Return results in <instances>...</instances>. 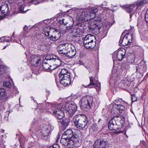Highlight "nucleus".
<instances>
[{
  "label": "nucleus",
  "instance_id": "1",
  "mask_svg": "<svg viewBox=\"0 0 148 148\" xmlns=\"http://www.w3.org/2000/svg\"><path fill=\"white\" fill-rule=\"evenodd\" d=\"M98 11L96 8H92L90 10L85 9L81 12L78 13L77 19L79 21H88L91 20H94L90 26V29L92 30L93 32L99 33L101 27V19L99 18L97 19L95 17L96 13Z\"/></svg>",
  "mask_w": 148,
  "mask_h": 148
},
{
  "label": "nucleus",
  "instance_id": "2",
  "mask_svg": "<svg viewBox=\"0 0 148 148\" xmlns=\"http://www.w3.org/2000/svg\"><path fill=\"white\" fill-rule=\"evenodd\" d=\"M47 111L52 113L58 119H61L64 116V108L62 102L57 104L47 103L45 105Z\"/></svg>",
  "mask_w": 148,
  "mask_h": 148
},
{
  "label": "nucleus",
  "instance_id": "3",
  "mask_svg": "<svg viewBox=\"0 0 148 148\" xmlns=\"http://www.w3.org/2000/svg\"><path fill=\"white\" fill-rule=\"evenodd\" d=\"M69 98L60 99L59 101L62 102L63 105L64 110L67 112L70 116H72L77 110V106L76 104L73 102L68 103Z\"/></svg>",
  "mask_w": 148,
  "mask_h": 148
},
{
  "label": "nucleus",
  "instance_id": "4",
  "mask_svg": "<svg viewBox=\"0 0 148 148\" xmlns=\"http://www.w3.org/2000/svg\"><path fill=\"white\" fill-rule=\"evenodd\" d=\"M73 119L75 126L77 128L80 129L85 128L88 121V118L86 116H82L80 114L75 115Z\"/></svg>",
  "mask_w": 148,
  "mask_h": 148
},
{
  "label": "nucleus",
  "instance_id": "5",
  "mask_svg": "<svg viewBox=\"0 0 148 148\" xmlns=\"http://www.w3.org/2000/svg\"><path fill=\"white\" fill-rule=\"evenodd\" d=\"M81 108L84 111H87L91 108L93 102L92 97L86 96L83 97L80 100Z\"/></svg>",
  "mask_w": 148,
  "mask_h": 148
},
{
  "label": "nucleus",
  "instance_id": "6",
  "mask_svg": "<svg viewBox=\"0 0 148 148\" xmlns=\"http://www.w3.org/2000/svg\"><path fill=\"white\" fill-rule=\"evenodd\" d=\"M71 22V24H70L69 26L66 27L67 29L69 28V29H70V33L72 34V35L73 37L76 38L80 36L82 34L83 32L82 29L80 28L79 27H81L82 24H80L76 26L75 27H71L74 24V22L72 21Z\"/></svg>",
  "mask_w": 148,
  "mask_h": 148
},
{
  "label": "nucleus",
  "instance_id": "7",
  "mask_svg": "<svg viewBox=\"0 0 148 148\" xmlns=\"http://www.w3.org/2000/svg\"><path fill=\"white\" fill-rule=\"evenodd\" d=\"M56 58V57L55 56H51L50 57V58L49 60H48V59L46 58V59L43 60L42 64V66L43 69L45 70L49 71H51L54 68H51V66L49 65L48 63H49L51 61L56 62H60V61L57 59Z\"/></svg>",
  "mask_w": 148,
  "mask_h": 148
},
{
  "label": "nucleus",
  "instance_id": "8",
  "mask_svg": "<svg viewBox=\"0 0 148 148\" xmlns=\"http://www.w3.org/2000/svg\"><path fill=\"white\" fill-rule=\"evenodd\" d=\"M51 130V127L49 126H45L41 129L40 135L43 139L47 140L49 137Z\"/></svg>",
  "mask_w": 148,
  "mask_h": 148
},
{
  "label": "nucleus",
  "instance_id": "9",
  "mask_svg": "<svg viewBox=\"0 0 148 148\" xmlns=\"http://www.w3.org/2000/svg\"><path fill=\"white\" fill-rule=\"evenodd\" d=\"M60 141L62 145L69 147H73L75 145V143L72 140L71 138H69L66 137L65 136L64 137H63V136L62 135Z\"/></svg>",
  "mask_w": 148,
  "mask_h": 148
},
{
  "label": "nucleus",
  "instance_id": "10",
  "mask_svg": "<svg viewBox=\"0 0 148 148\" xmlns=\"http://www.w3.org/2000/svg\"><path fill=\"white\" fill-rule=\"evenodd\" d=\"M125 35H123L122 40V45L123 46L128 45L132 42V35L130 33H125Z\"/></svg>",
  "mask_w": 148,
  "mask_h": 148
},
{
  "label": "nucleus",
  "instance_id": "11",
  "mask_svg": "<svg viewBox=\"0 0 148 148\" xmlns=\"http://www.w3.org/2000/svg\"><path fill=\"white\" fill-rule=\"evenodd\" d=\"M82 133L78 130H76L73 134V136L71 137V139L75 143V146H78L79 139L82 137Z\"/></svg>",
  "mask_w": 148,
  "mask_h": 148
},
{
  "label": "nucleus",
  "instance_id": "12",
  "mask_svg": "<svg viewBox=\"0 0 148 148\" xmlns=\"http://www.w3.org/2000/svg\"><path fill=\"white\" fill-rule=\"evenodd\" d=\"M93 147L94 148H108V143L106 141L97 140L93 145Z\"/></svg>",
  "mask_w": 148,
  "mask_h": 148
},
{
  "label": "nucleus",
  "instance_id": "13",
  "mask_svg": "<svg viewBox=\"0 0 148 148\" xmlns=\"http://www.w3.org/2000/svg\"><path fill=\"white\" fill-rule=\"evenodd\" d=\"M29 61L32 65L37 66L40 65L41 60L39 57L32 55L30 58Z\"/></svg>",
  "mask_w": 148,
  "mask_h": 148
},
{
  "label": "nucleus",
  "instance_id": "14",
  "mask_svg": "<svg viewBox=\"0 0 148 148\" xmlns=\"http://www.w3.org/2000/svg\"><path fill=\"white\" fill-rule=\"evenodd\" d=\"M108 127L111 130L117 131L120 129L119 126L112 119L108 123Z\"/></svg>",
  "mask_w": 148,
  "mask_h": 148
},
{
  "label": "nucleus",
  "instance_id": "15",
  "mask_svg": "<svg viewBox=\"0 0 148 148\" xmlns=\"http://www.w3.org/2000/svg\"><path fill=\"white\" fill-rule=\"evenodd\" d=\"M112 118L118 126L120 124L123 125L124 123L125 118L123 115L115 116Z\"/></svg>",
  "mask_w": 148,
  "mask_h": 148
},
{
  "label": "nucleus",
  "instance_id": "16",
  "mask_svg": "<svg viewBox=\"0 0 148 148\" xmlns=\"http://www.w3.org/2000/svg\"><path fill=\"white\" fill-rule=\"evenodd\" d=\"M126 53L125 49H121L117 52L116 56L118 59L120 61L122 60L125 57Z\"/></svg>",
  "mask_w": 148,
  "mask_h": 148
},
{
  "label": "nucleus",
  "instance_id": "17",
  "mask_svg": "<svg viewBox=\"0 0 148 148\" xmlns=\"http://www.w3.org/2000/svg\"><path fill=\"white\" fill-rule=\"evenodd\" d=\"M76 51L75 48L74 47H71L69 49V51H67L66 54L69 58H72L76 54Z\"/></svg>",
  "mask_w": 148,
  "mask_h": 148
},
{
  "label": "nucleus",
  "instance_id": "18",
  "mask_svg": "<svg viewBox=\"0 0 148 148\" xmlns=\"http://www.w3.org/2000/svg\"><path fill=\"white\" fill-rule=\"evenodd\" d=\"M0 11H1V13L4 15L8 14L9 10L8 4L4 3L3 5L0 6Z\"/></svg>",
  "mask_w": 148,
  "mask_h": 148
},
{
  "label": "nucleus",
  "instance_id": "19",
  "mask_svg": "<svg viewBox=\"0 0 148 148\" xmlns=\"http://www.w3.org/2000/svg\"><path fill=\"white\" fill-rule=\"evenodd\" d=\"M60 82L64 86H66L70 84L71 81L70 78H60Z\"/></svg>",
  "mask_w": 148,
  "mask_h": 148
},
{
  "label": "nucleus",
  "instance_id": "20",
  "mask_svg": "<svg viewBox=\"0 0 148 148\" xmlns=\"http://www.w3.org/2000/svg\"><path fill=\"white\" fill-rule=\"evenodd\" d=\"M95 38V37L91 35L90 34H88L86 35L84 40V43L92 42L93 41V39Z\"/></svg>",
  "mask_w": 148,
  "mask_h": 148
},
{
  "label": "nucleus",
  "instance_id": "21",
  "mask_svg": "<svg viewBox=\"0 0 148 148\" xmlns=\"http://www.w3.org/2000/svg\"><path fill=\"white\" fill-rule=\"evenodd\" d=\"M84 44V47L87 49H93L96 45L95 41L88 42Z\"/></svg>",
  "mask_w": 148,
  "mask_h": 148
},
{
  "label": "nucleus",
  "instance_id": "22",
  "mask_svg": "<svg viewBox=\"0 0 148 148\" xmlns=\"http://www.w3.org/2000/svg\"><path fill=\"white\" fill-rule=\"evenodd\" d=\"M146 2V0H139L134 3V6H137V9H140Z\"/></svg>",
  "mask_w": 148,
  "mask_h": 148
},
{
  "label": "nucleus",
  "instance_id": "23",
  "mask_svg": "<svg viewBox=\"0 0 148 148\" xmlns=\"http://www.w3.org/2000/svg\"><path fill=\"white\" fill-rule=\"evenodd\" d=\"M54 34L52 35L50 37L51 40L53 41L56 40H58L61 36V33L57 31H55L54 32Z\"/></svg>",
  "mask_w": 148,
  "mask_h": 148
},
{
  "label": "nucleus",
  "instance_id": "24",
  "mask_svg": "<svg viewBox=\"0 0 148 148\" xmlns=\"http://www.w3.org/2000/svg\"><path fill=\"white\" fill-rule=\"evenodd\" d=\"M73 133L72 130L69 129L66 131L62 134L63 137H64L65 136L67 138H70L72 137L73 136Z\"/></svg>",
  "mask_w": 148,
  "mask_h": 148
},
{
  "label": "nucleus",
  "instance_id": "25",
  "mask_svg": "<svg viewBox=\"0 0 148 148\" xmlns=\"http://www.w3.org/2000/svg\"><path fill=\"white\" fill-rule=\"evenodd\" d=\"M69 121V119H65L58 121V122L61 125L63 129L64 130L68 125Z\"/></svg>",
  "mask_w": 148,
  "mask_h": 148
},
{
  "label": "nucleus",
  "instance_id": "26",
  "mask_svg": "<svg viewBox=\"0 0 148 148\" xmlns=\"http://www.w3.org/2000/svg\"><path fill=\"white\" fill-rule=\"evenodd\" d=\"M7 98L5 90L3 88H0V100L5 99Z\"/></svg>",
  "mask_w": 148,
  "mask_h": 148
},
{
  "label": "nucleus",
  "instance_id": "27",
  "mask_svg": "<svg viewBox=\"0 0 148 148\" xmlns=\"http://www.w3.org/2000/svg\"><path fill=\"white\" fill-rule=\"evenodd\" d=\"M90 82L89 84L86 86V87H88L92 85L95 86H98V84L95 82V78L91 76L89 77Z\"/></svg>",
  "mask_w": 148,
  "mask_h": 148
},
{
  "label": "nucleus",
  "instance_id": "28",
  "mask_svg": "<svg viewBox=\"0 0 148 148\" xmlns=\"http://www.w3.org/2000/svg\"><path fill=\"white\" fill-rule=\"evenodd\" d=\"M58 49L59 53L66 54L67 52L66 48H65L63 47V45H60V46L58 47Z\"/></svg>",
  "mask_w": 148,
  "mask_h": 148
},
{
  "label": "nucleus",
  "instance_id": "29",
  "mask_svg": "<svg viewBox=\"0 0 148 148\" xmlns=\"http://www.w3.org/2000/svg\"><path fill=\"white\" fill-rule=\"evenodd\" d=\"M69 72L68 71V70L65 69H61L60 73L59 74V77H61L63 76L64 77V75L65 74L66 75H67V76L69 74Z\"/></svg>",
  "mask_w": 148,
  "mask_h": 148
},
{
  "label": "nucleus",
  "instance_id": "30",
  "mask_svg": "<svg viewBox=\"0 0 148 148\" xmlns=\"http://www.w3.org/2000/svg\"><path fill=\"white\" fill-rule=\"evenodd\" d=\"M121 82L123 86L126 88H127L131 84V82L127 79H123L122 80Z\"/></svg>",
  "mask_w": 148,
  "mask_h": 148
},
{
  "label": "nucleus",
  "instance_id": "31",
  "mask_svg": "<svg viewBox=\"0 0 148 148\" xmlns=\"http://www.w3.org/2000/svg\"><path fill=\"white\" fill-rule=\"evenodd\" d=\"M134 3L132 5H127L125 6V10L128 13L132 12L135 6H134Z\"/></svg>",
  "mask_w": 148,
  "mask_h": 148
},
{
  "label": "nucleus",
  "instance_id": "32",
  "mask_svg": "<svg viewBox=\"0 0 148 148\" xmlns=\"http://www.w3.org/2000/svg\"><path fill=\"white\" fill-rule=\"evenodd\" d=\"M115 109L117 110L119 113H121L124 110L125 108L124 106L121 104H115Z\"/></svg>",
  "mask_w": 148,
  "mask_h": 148
},
{
  "label": "nucleus",
  "instance_id": "33",
  "mask_svg": "<svg viewBox=\"0 0 148 148\" xmlns=\"http://www.w3.org/2000/svg\"><path fill=\"white\" fill-rule=\"evenodd\" d=\"M1 39L2 40L1 41V42H9L10 41L12 40V38L9 37H2L1 38Z\"/></svg>",
  "mask_w": 148,
  "mask_h": 148
},
{
  "label": "nucleus",
  "instance_id": "34",
  "mask_svg": "<svg viewBox=\"0 0 148 148\" xmlns=\"http://www.w3.org/2000/svg\"><path fill=\"white\" fill-rule=\"evenodd\" d=\"M24 9L25 6L23 4L21 5L18 8L19 10L22 13H25L28 10H24Z\"/></svg>",
  "mask_w": 148,
  "mask_h": 148
},
{
  "label": "nucleus",
  "instance_id": "35",
  "mask_svg": "<svg viewBox=\"0 0 148 148\" xmlns=\"http://www.w3.org/2000/svg\"><path fill=\"white\" fill-rule=\"evenodd\" d=\"M43 30L45 32V34L46 36H48L49 35V33L50 32V28L49 27H45L43 29Z\"/></svg>",
  "mask_w": 148,
  "mask_h": 148
},
{
  "label": "nucleus",
  "instance_id": "36",
  "mask_svg": "<svg viewBox=\"0 0 148 148\" xmlns=\"http://www.w3.org/2000/svg\"><path fill=\"white\" fill-rule=\"evenodd\" d=\"M3 85L6 87L10 88L11 86V84L9 81H6L3 83Z\"/></svg>",
  "mask_w": 148,
  "mask_h": 148
},
{
  "label": "nucleus",
  "instance_id": "37",
  "mask_svg": "<svg viewBox=\"0 0 148 148\" xmlns=\"http://www.w3.org/2000/svg\"><path fill=\"white\" fill-rule=\"evenodd\" d=\"M57 20L61 24H64L65 25H66L68 23L67 21H65L64 23V18H62V20L59 19L58 18H57Z\"/></svg>",
  "mask_w": 148,
  "mask_h": 148
},
{
  "label": "nucleus",
  "instance_id": "38",
  "mask_svg": "<svg viewBox=\"0 0 148 148\" xmlns=\"http://www.w3.org/2000/svg\"><path fill=\"white\" fill-rule=\"evenodd\" d=\"M134 59L135 58L134 55L129 56L128 57V60L131 63L133 62L134 60Z\"/></svg>",
  "mask_w": 148,
  "mask_h": 148
},
{
  "label": "nucleus",
  "instance_id": "39",
  "mask_svg": "<svg viewBox=\"0 0 148 148\" xmlns=\"http://www.w3.org/2000/svg\"><path fill=\"white\" fill-rule=\"evenodd\" d=\"M140 144L141 146H143L144 147H147V145L146 143V142L144 140H142L140 141Z\"/></svg>",
  "mask_w": 148,
  "mask_h": 148
},
{
  "label": "nucleus",
  "instance_id": "40",
  "mask_svg": "<svg viewBox=\"0 0 148 148\" xmlns=\"http://www.w3.org/2000/svg\"><path fill=\"white\" fill-rule=\"evenodd\" d=\"M6 69V67L4 66L3 65H0V72L4 71Z\"/></svg>",
  "mask_w": 148,
  "mask_h": 148
},
{
  "label": "nucleus",
  "instance_id": "41",
  "mask_svg": "<svg viewBox=\"0 0 148 148\" xmlns=\"http://www.w3.org/2000/svg\"><path fill=\"white\" fill-rule=\"evenodd\" d=\"M68 75H69L67 76V75H66V74H65V75H64V77H63V76H62V77H59L60 78H70V73H69V74Z\"/></svg>",
  "mask_w": 148,
  "mask_h": 148
},
{
  "label": "nucleus",
  "instance_id": "42",
  "mask_svg": "<svg viewBox=\"0 0 148 148\" xmlns=\"http://www.w3.org/2000/svg\"><path fill=\"white\" fill-rule=\"evenodd\" d=\"M145 17L146 21L147 23H148V10L146 12Z\"/></svg>",
  "mask_w": 148,
  "mask_h": 148
},
{
  "label": "nucleus",
  "instance_id": "43",
  "mask_svg": "<svg viewBox=\"0 0 148 148\" xmlns=\"http://www.w3.org/2000/svg\"><path fill=\"white\" fill-rule=\"evenodd\" d=\"M49 148H60L59 145L57 144L53 145V146H51Z\"/></svg>",
  "mask_w": 148,
  "mask_h": 148
},
{
  "label": "nucleus",
  "instance_id": "44",
  "mask_svg": "<svg viewBox=\"0 0 148 148\" xmlns=\"http://www.w3.org/2000/svg\"><path fill=\"white\" fill-rule=\"evenodd\" d=\"M123 34H122L121 37V38H120L119 41V45L120 46H121V45H122V40L123 38H122V37H123Z\"/></svg>",
  "mask_w": 148,
  "mask_h": 148
},
{
  "label": "nucleus",
  "instance_id": "45",
  "mask_svg": "<svg viewBox=\"0 0 148 148\" xmlns=\"http://www.w3.org/2000/svg\"><path fill=\"white\" fill-rule=\"evenodd\" d=\"M93 127L95 128L94 129V130H95L97 129V125L96 124L93 125L92 126V128H93Z\"/></svg>",
  "mask_w": 148,
  "mask_h": 148
},
{
  "label": "nucleus",
  "instance_id": "46",
  "mask_svg": "<svg viewBox=\"0 0 148 148\" xmlns=\"http://www.w3.org/2000/svg\"><path fill=\"white\" fill-rule=\"evenodd\" d=\"M28 27L26 25H25V27H24V29L26 31H27L28 30Z\"/></svg>",
  "mask_w": 148,
  "mask_h": 148
},
{
  "label": "nucleus",
  "instance_id": "47",
  "mask_svg": "<svg viewBox=\"0 0 148 148\" xmlns=\"http://www.w3.org/2000/svg\"><path fill=\"white\" fill-rule=\"evenodd\" d=\"M2 138H6V136L4 134H3V135H2Z\"/></svg>",
  "mask_w": 148,
  "mask_h": 148
},
{
  "label": "nucleus",
  "instance_id": "48",
  "mask_svg": "<svg viewBox=\"0 0 148 148\" xmlns=\"http://www.w3.org/2000/svg\"><path fill=\"white\" fill-rule=\"evenodd\" d=\"M119 99H116L114 101L118 103L119 101Z\"/></svg>",
  "mask_w": 148,
  "mask_h": 148
},
{
  "label": "nucleus",
  "instance_id": "49",
  "mask_svg": "<svg viewBox=\"0 0 148 148\" xmlns=\"http://www.w3.org/2000/svg\"><path fill=\"white\" fill-rule=\"evenodd\" d=\"M106 3L105 2H104L102 4V5H106Z\"/></svg>",
  "mask_w": 148,
  "mask_h": 148
},
{
  "label": "nucleus",
  "instance_id": "50",
  "mask_svg": "<svg viewBox=\"0 0 148 148\" xmlns=\"http://www.w3.org/2000/svg\"><path fill=\"white\" fill-rule=\"evenodd\" d=\"M4 132H5V130H2L1 131V132L3 133H4Z\"/></svg>",
  "mask_w": 148,
  "mask_h": 148
},
{
  "label": "nucleus",
  "instance_id": "51",
  "mask_svg": "<svg viewBox=\"0 0 148 148\" xmlns=\"http://www.w3.org/2000/svg\"><path fill=\"white\" fill-rule=\"evenodd\" d=\"M65 21H66V19H65L64 18V22H65Z\"/></svg>",
  "mask_w": 148,
  "mask_h": 148
},
{
  "label": "nucleus",
  "instance_id": "52",
  "mask_svg": "<svg viewBox=\"0 0 148 148\" xmlns=\"http://www.w3.org/2000/svg\"><path fill=\"white\" fill-rule=\"evenodd\" d=\"M101 121V119H99V121H98V122H99V121Z\"/></svg>",
  "mask_w": 148,
  "mask_h": 148
},
{
  "label": "nucleus",
  "instance_id": "53",
  "mask_svg": "<svg viewBox=\"0 0 148 148\" xmlns=\"http://www.w3.org/2000/svg\"><path fill=\"white\" fill-rule=\"evenodd\" d=\"M26 7L25 6V9L24 10H27V9L26 10V9L25 8Z\"/></svg>",
  "mask_w": 148,
  "mask_h": 148
},
{
  "label": "nucleus",
  "instance_id": "54",
  "mask_svg": "<svg viewBox=\"0 0 148 148\" xmlns=\"http://www.w3.org/2000/svg\"><path fill=\"white\" fill-rule=\"evenodd\" d=\"M6 47H3V49H5L6 48Z\"/></svg>",
  "mask_w": 148,
  "mask_h": 148
},
{
  "label": "nucleus",
  "instance_id": "55",
  "mask_svg": "<svg viewBox=\"0 0 148 148\" xmlns=\"http://www.w3.org/2000/svg\"><path fill=\"white\" fill-rule=\"evenodd\" d=\"M112 81V78L110 79V82H111Z\"/></svg>",
  "mask_w": 148,
  "mask_h": 148
},
{
  "label": "nucleus",
  "instance_id": "56",
  "mask_svg": "<svg viewBox=\"0 0 148 148\" xmlns=\"http://www.w3.org/2000/svg\"><path fill=\"white\" fill-rule=\"evenodd\" d=\"M1 19V16H0V19Z\"/></svg>",
  "mask_w": 148,
  "mask_h": 148
},
{
  "label": "nucleus",
  "instance_id": "57",
  "mask_svg": "<svg viewBox=\"0 0 148 148\" xmlns=\"http://www.w3.org/2000/svg\"><path fill=\"white\" fill-rule=\"evenodd\" d=\"M131 16H132V15H131L130 14V17H131Z\"/></svg>",
  "mask_w": 148,
  "mask_h": 148
},
{
  "label": "nucleus",
  "instance_id": "58",
  "mask_svg": "<svg viewBox=\"0 0 148 148\" xmlns=\"http://www.w3.org/2000/svg\"><path fill=\"white\" fill-rule=\"evenodd\" d=\"M83 148H86V147H84Z\"/></svg>",
  "mask_w": 148,
  "mask_h": 148
},
{
  "label": "nucleus",
  "instance_id": "59",
  "mask_svg": "<svg viewBox=\"0 0 148 148\" xmlns=\"http://www.w3.org/2000/svg\"><path fill=\"white\" fill-rule=\"evenodd\" d=\"M116 113H118V112H116Z\"/></svg>",
  "mask_w": 148,
  "mask_h": 148
},
{
  "label": "nucleus",
  "instance_id": "60",
  "mask_svg": "<svg viewBox=\"0 0 148 148\" xmlns=\"http://www.w3.org/2000/svg\"><path fill=\"white\" fill-rule=\"evenodd\" d=\"M39 110H40V109H39Z\"/></svg>",
  "mask_w": 148,
  "mask_h": 148
},
{
  "label": "nucleus",
  "instance_id": "61",
  "mask_svg": "<svg viewBox=\"0 0 148 148\" xmlns=\"http://www.w3.org/2000/svg\"><path fill=\"white\" fill-rule=\"evenodd\" d=\"M1 40V38H0V40Z\"/></svg>",
  "mask_w": 148,
  "mask_h": 148
}]
</instances>
